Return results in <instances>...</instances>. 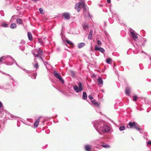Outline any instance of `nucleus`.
Wrapping results in <instances>:
<instances>
[{
    "mask_svg": "<svg viewBox=\"0 0 151 151\" xmlns=\"http://www.w3.org/2000/svg\"><path fill=\"white\" fill-rule=\"evenodd\" d=\"M3 88V87H1L0 86V89H2Z\"/></svg>",
    "mask_w": 151,
    "mask_h": 151,
    "instance_id": "46",
    "label": "nucleus"
},
{
    "mask_svg": "<svg viewBox=\"0 0 151 151\" xmlns=\"http://www.w3.org/2000/svg\"><path fill=\"white\" fill-rule=\"evenodd\" d=\"M91 102L93 104L97 107H99V103L96 101L92 100L91 101Z\"/></svg>",
    "mask_w": 151,
    "mask_h": 151,
    "instance_id": "13",
    "label": "nucleus"
},
{
    "mask_svg": "<svg viewBox=\"0 0 151 151\" xmlns=\"http://www.w3.org/2000/svg\"><path fill=\"white\" fill-rule=\"evenodd\" d=\"M81 3L78 2L76 3L75 5V8L78 12H79L81 10Z\"/></svg>",
    "mask_w": 151,
    "mask_h": 151,
    "instance_id": "9",
    "label": "nucleus"
},
{
    "mask_svg": "<svg viewBox=\"0 0 151 151\" xmlns=\"http://www.w3.org/2000/svg\"><path fill=\"white\" fill-rule=\"evenodd\" d=\"M129 32L131 36L133 39L135 41H137L138 40V34L132 29H130Z\"/></svg>",
    "mask_w": 151,
    "mask_h": 151,
    "instance_id": "6",
    "label": "nucleus"
},
{
    "mask_svg": "<svg viewBox=\"0 0 151 151\" xmlns=\"http://www.w3.org/2000/svg\"><path fill=\"white\" fill-rule=\"evenodd\" d=\"M130 128H134L139 131L140 133H142V130L139 127V124L136 122H130L129 123Z\"/></svg>",
    "mask_w": 151,
    "mask_h": 151,
    "instance_id": "4",
    "label": "nucleus"
},
{
    "mask_svg": "<svg viewBox=\"0 0 151 151\" xmlns=\"http://www.w3.org/2000/svg\"><path fill=\"white\" fill-rule=\"evenodd\" d=\"M46 37H45L39 38L38 40V42L42 45L44 43L45 41V40H46Z\"/></svg>",
    "mask_w": 151,
    "mask_h": 151,
    "instance_id": "10",
    "label": "nucleus"
},
{
    "mask_svg": "<svg viewBox=\"0 0 151 151\" xmlns=\"http://www.w3.org/2000/svg\"><path fill=\"white\" fill-rule=\"evenodd\" d=\"M40 117L38 119L36 120L34 124V127L35 128H37L39 124V123L40 121Z\"/></svg>",
    "mask_w": 151,
    "mask_h": 151,
    "instance_id": "12",
    "label": "nucleus"
},
{
    "mask_svg": "<svg viewBox=\"0 0 151 151\" xmlns=\"http://www.w3.org/2000/svg\"><path fill=\"white\" fill-rule=\"evenodd\" d=\"M107 1L109 3H111V0H107Z\"/></svg>",
    "mask_w": 151,
    "mask_h": 151,
    "instance_id": "44",
    "label": "nucleus"
},
{
    "mask_svg": "<svg viewBox=\"0 0 151 151\" xmlns=\"http://www.w3.org/2000/svg\"><path fill=\"white\" fill-rule=\"evenodd\" d=\"M111 60H112L111 58H109L106 60V62L108 64H110V62Z\"/></svg>",
    "mask_w": 151,
    "mask_h": 151,
    "instance_id": "28",
    "label": "nucleus"
},
{
    "mask_svg": "<svg viewBox=\"0 0 151 151\" xmlns=\"http://www.w3.org/2000/svg\"><path fill=\"white\" fill-rule=\"evenodd\" d=\"M139 48H140L138 47V48H137V50H139Z\"/></svg>",
    "mask_w": 151,
    "mask_h": 151,
    "instance_id": "48",
    "label": "nucleus"
},
{
    "mask_svg": "<svg viewBox=\"0 0 151 151\" xmlns=\"http://www.w3.org/2000/svg\"><path fill=\"white\" fill-rule=\"evenodd\" d=\"M95 47H98L96 45L95 46Z\"/></svg>",
    "mask_w": 151,
    "mask_h": 151,
    "instance_id": "49",
    "label": "nucleus"
},
{
    "mask_svg": "<svg viewBox=\"0 0 151 151\" xmlns=\"http://www.w3.org/2000/svg\"><path fill=\"white\" fill-rule=\"evenodd\" d=\"M87 95L86 92H83L82 96L83 99L84 100H85L87 99Z\"/></svg>",
    "mask_w": 151,
    "mask_h": 151,
    "instance_id": "22",
    "label": "nucleus"
},
{
    "mask_svg": "<svg viewBox=\"0 0 151 151\" xmlns=\"http://www.w3.org/2000/svg\"><path fill=\"white\" fill-rule=\"evenodd\" d=\"M133 52H134V54H137V52H136V51L134 50L133 51Z\"/></svg>",
    "mask_w": 151,
    "mask_h": 151,
    "instance_id": "45",
    "label": "nucleus"
},
{
    "mask_svg": "<svg viewBox=\"0 0 151 151\" xmlns=\"http://www.w3.org/2000/svg\"><path fill=\"white\" fill-rule=\"evenodd\" d=\"M21 50L22 51H23L24 50V49H21Z\"/></svg>",
    "mask_w": 151,
    "mask_h": 151,
    "instance_id": "47",
    "label": "nucleus"
},
{
    "mask_svg": "<svg viewBox=\"0 0 151 151\" xmlns=\"http://www.w3.org/2000/svg\"><path fill=\"white\" fill-rule=\"evenodd\" d=\"M138 97L137 96H134L133 97V101H136L137 100Z\"/></svg>",
    "mask_w": 151,
    "mask_h": 151,
    "instance_id": "32",
    "label": "nucleus"
},
{
    "mask_svg": "<svg viewBox=\"0 0 151 151\" xmlns=\"http://www.w3.org/2000/svg\"><path fill=\"white\" fill-rule=\"evenodd\" d=\"M34 67L35 68L36 70L38 68V63H36L35 65H34Z\"/></svg>",
    "mask_w": 151,
    "mask_h": 151,
    "instance_id": "30",
    "label": "nucleus"
},
{
    "mask_svg": "<svg viewBox=\"0 0 151 151\" xmlns=\"http://www.w3.org/2000/svg\"><path fill=\"white\" fill-rule=\"evenodd\" d=\"M97 44L99 46H101L102 43L101 42L100 40H98L97 42Z\"/></svg>",
    "mask_w": 151,
    "mask_h": 151,
    "instance_id": "37",
    "label": "nucleus"
},
{
    "mask_svg": "<svg viewBox=\"0 0 151 151\" xmlns=\"http://www.w3.org/2000/svg\"><path fill=\"white\" fill-rule=\"evenodd\" d=\"M5 63L8 65H11L14 62L17 66H19L15 60L10 55L5 56Z\"/></svg>",
    "mask_w": 151,
    "mask_h": 151,
    "instance_id": "2",
    "label": "nucleus"
},
{
    "mask_svg": "<svg viewBox=\"0 0 151 151\" xmlns=\"http://www.w3.org/2000/svg\"><path fill=\"white\" fill-rule=\"evenodd\" d=\"M43 51L40 48L37 49H34L32 51V53L34 55V57H38L41 60L43 61V60L42 57Z\"/></svg>",
    "mask_w": 151,
    "mask_h": 151,
    "instance_id": "3",
    "label": "nucleus"
},
{
    "mask_svg": "<svg viewBox=\"0 0 151 151\" xmlns=\"http://www.w3.org/2000/svg\"><path fill=\"white\" fill-rule=\"evenodd\" d=\"M66 42L67 44H69L73 46H74L73 44L71 41L68 40H67L66 41Z\"/></svg>",
    "mask_w": 151,
    "mask_h": 151,
    "instance_id": "27",
    "label": "nucleus"
},
{
    "mask_svg": "<svg viewBox=\"0 0 151 151\" xmlns=\"http://www.w3.org/2000/svg\"><path fill=\"white\" fill-rule=\"evenodd\" d=\"M34 62L35 63H37V59L36 58H35L34 60Z\"/></svg>",
    "mask_w": 151,
    "mask_h": 151,
    "instance_id": "43",
    "label": "nucleus"
},
{
    "mask_svg": "<svg viewBox=\"0 0 151 151\" xmlns=\"http://www.w3.org/2000/svg\"><path fill=\"white\" fill-rule=\"evenodd\" d=\"M147 144L151 145V141H148L147 143Z\"/></svg>",
    "mask_w": 151,
    "mask_h": 151,
    "instance_id": "42",
    "label": "nucleus"
},
{
    "mask_svg": "<svg viewBox=\"0 0 151 151\" xmlns=\"http://www.w3.org/2000/svg\"><path fill=\"white\" fill-rule=\"evenodd\" d=\"M65 19H69L70 18V14L67 12L64 13L63 14Z\"/></svg>",
    "mask_w": 151,
    "mask_h": 151,
    "instance_id": "11",
    "label": "nucleus"
},
{
    "mask_svg": "<svg viewBox=\"0 0 151 151\" xmlns=\"http://www.w3.org/2000/svg\"><path fill=\"white\" fill-rule=\"evenodd\" d=\"M53 74L54 76L57 78L62 83H64V81L62 78L61 75L57 72L56 71L53 72Z\"/></svg>",
    "mask_w": 151,
    "mask_h": 151,
    "instance_id": "7",
    "label": "nucleus"
},
{
    "mask_svg": "<svg viewBox=\"0 0 151 151\" xmlns=\"http://www.w3.org/2000/svg\"><path fill=\"white\" fill-rule=\"evenodd\" d=\"M93 125L95 128L100 134V131L107 132L110 131V127L106 125L103 121L95 120L93 122Z\"/></svg>",
    "mask_w": 151,
    "mask_h": 151,
    "instance_id": "1",
    "label": "nucleus"
},
{
    "mask_svg": "<svg viewBox=\"0 0 151 151\" xmlns=\"http://www.w3.org/2000/svg\"><path fill=\"white\" fill-rule=\"evenodd\" d=\"M24 70H25L26 72L28 74H30L32 73V71H28L25 69Z\"/></svg>",
    "mask_w": 151,
    "mask_h": 151,
    "instance_id": "36",
    "label": "nucleus"
},
{
    "mask_svg": "<svg viewBox=\"0 0 151 151\" xmlns=\"http://www.w3.org/2000/svg\"><path fill=\"white\" fill-rule=\"evenodd\" d=\"M39 10L40 12V13L42 14H44V12L43 11V9L42 8H40L39 9Z\"/></svg>",
    "mask_w": 151,
    "mask_h": 151,
    "instance_id": "35",
    "label": "nucleus"
},
{
    "mask_svg": "<svg viewBox=\"0 0 151 151\" xmlns=\"http://www.w3.org/2000/svg\"><path fill=\"white\" fill-rule=\"evenodd\" d=\"M3 107V104L0 101V108L1 107Z\"/></svg>",
    "mask_w": 151,
    "mask_h": 151,
    "instance_id": "41",
    "label": "nucleus"
},
{
    "mask_svg": "<svg viewBox=\"0 0 151 151\" xmlns=\"http://www.w3.org/2000/svg\"><path fill=\"white\" fill-rule=\"evenodd\" d=\"M1 26L4 27H8V24L5 22H2L1 23Z\"/></svg>",
    "mask_w": 151,
    "mask_h": 151,
    "instance_id": "20",
    "label": "nucleus"
},
{
    "mask_svg": "<svg viewBox=\"0 0 151 151\" xmlns=\"http://www.w3.org/2000/svg\"><path fill=\"white\" fill-rule=\"evenodd\" d=\"M44 64L46 67H47V65H49L48 62L47 61H45V62H44Z\"/></svg>",
    "mask_w": 151,
    "mask_h": 151,
    "instance_id": "38",
    "label": "nucleus"
},
{
    "mask_svg": "<svg viewBox=\"0 0 151 151\" xmlns=\"http://www.w3.org/2000/svg\"><path fill=\"white\" fill-rule=\"evenodd\" d=\"M80 1L81 2V4H82L83 6L84 13L87 14L89 15V13L86 7L84 0H80Z\"/></svg>",
    "mask_w": 151,
    "mask_h": 151,
    "instance_id": "8",
    "label": "nucleus"
},
{
    "mask_svg": "<svg viewBox=\"0 0 151 151\" xmlns=\"http://www.w3.org/2000/svg\"><path fill=\"white\" fill-rule=\"evenodd\" d=\"M5 60V56L1 57L0 58V62H1L2 60Z\"/></svg>",
    "mask_w": 151,
    "mask_h": 151,
    "instance_id": "34",
    "label": "nucleus"
},
{
    "mask_svg": "<svg viewBox=\"0 0 151 151\" xmlns=\"http://www.w3.org/2000/svg\"><path fill=\"white\" fill-rule=\"evenodd\" d=\"M37 75V73H34L33 74V76L34 77L33 78V76H33L32 75L31 76V77L32 78L35 79L36 78V77Z\"/></svg>",
    "mask_w": 151,
    "mask_h": 151,
    "instance_id": "29",
    "label": "nucleus"
},
{
    "mask_svg": "<svg viewBox=\"0 0 151 151\" xmlns=\"http://www.w3.org/2000/svg\"><path fill=\"white\" fill-rule=\"evenodd\" d=\"M85 43L83 42L79 43L78 44V47H82L85 46Z\"/></svg>",
    "mask_w": 151,
    "mask_h": 151,
    "instance_id": "25",
    "label": "nucleus"
},
{
    "mask_svg": "<svg viewBox=\"0 0 151 151\" xmlns=\"http://www.w3.org/2000/svg\"><path fill=\"white\" fill-rule=\"evenodd\" d=\"M78 86L76 85L73 86V89L77 93H79L83 90V87L82 83L79 82L78 83Z\"/></svg>",
    "mask_w": 151,
    "mask_h": 151,
    "instance_id": "5",
    "label": "nucleus"
},
{
    "mask_svg": "<svg viewBox=\"0 0 151 151\" xmlns=\"http://www.w3.org/2000/svg\"><path fill=\"white\" fill-rule=\"evenodd\" d=\"M20 43L22 44H24L25 43V41L23 40H22L20 41Z\"/></svg>",
    "mask_w": 151,
    "mask_h": 151,
    "instance_id": "39",
    "label": "nucleus"
},
{
    "mask_svg": "<svg viewBox=\"0 0 151 151\" xmlns=\"http://www.w3.org/2000/svg\"><path fill=\"white\" fill-rule=\"evenodd\" d=\"M28 37L29 40H31L32 39V33L30 32H29L27 33Z\"/></svg>",
    "mask_w": 151,
    "mask_h": 151,
    "instance_id": "18",
    "label": "nucleus"
},
{
    "mask_svg": "<svg viewBox=\"0 0 151 151\" xmlns=\"http://www.w3.org/2000/svg\"><path fill=\"white\" fill-rule=\"evenodd\" d=\"M98 82L100 84V86H101V85H102L103 83V81L102 78L100 77L98 79Z\"/></svg>",
    "mask_w": 151,
    "mask_h": 151,
    "instance_id": "16",
    "label": "nucleus"
},
{
    "mask_svg": "<svg viewBox=\"0 0 151 151\" xmlns=\"http://www.w3.org/2000/svg\"><path fill=\"white\" fill-rule=\"evenodd\" d=\"M93 34V30L91 29L89 34L88 36V38L89 39L91 40L92 37V35Z\"/></svg>",
    "mask_w": 151,
    "mask_h": 151,
    "instance_id": "21",
    "label": "nucleus"
},
{
    "mask_svg": "<svg viewBox=\"0 0 151 151\" xmlns=\"http://www.w3.org/2000/svg\"><path fill=\"white\" fill-rule=\"evenodd\" d=\"M126 93L128 95H129V94L130 92V89L129 87H127L126 89Z\"/></svg>",
    "mask_w": 151,
    "mask_h": 151,
    "instance_id": "19",
    "label": "nucleus"
},
{
    "mask_svg": "<svg viewBox=\"0 0 151 151\" xmlns=\"http://www.w3.org/2000/svg\"><path fill=\"white\" fill-rule=\"evenodd\" d=\"M83 29L86 31L88 28V26L86 23H84L83 24Z\"/></svg>",
    "mask_w": 151,
    "mask_h": 151,
    "instance_id": "15",
    "label": "nucleus"
},
{
    "mask_svg": "<svg viewBox=\"0 0 151 151\" xmlns=\"http://www.w3.org/2000/svg\"><path fill=\"white\" fill-rule=\"evenodd\" d=\"M88 98L90 99L91 100L93 99V96L92 95H89L88 96Z\"/></svg>",
    "mask_w": 151,
    "mask_h": 151,
    "instance_id": "40",
    "label": "nucleus"
},
{
    "mask_svg": "<svg viewBox=\"0 0 151 151\" xmlns=\"http://www.w3.org/2000/svg\"><path fill=\"white\" fill-rule=\"evenodd\" d=\"M85 149L86 151H91V147L90 145H87L85 146Z\"/></svg>",
    "mask_w": 151,
    "mask_h": 151,
    "instance_id": "17",
    "label": "nucleus"
},
{
    "mask_svg": "<svg viewBox=\"0 0 151 151\" xmlns=\"http://www.w3.org/2000/svg\"><path fill=\"white\" fill-rule=\"evenodd\" d=\"M16 22L19 24H22V20L20 19H17L16 20Z\"/></svg>",
    "mask_w": 151,
    "mask_h": 151,
    "instance_id": "23",
    "label": "nucleus"
},
{
    "mask_svg": "<svg viewBox=\"0 0 151 151\" xmlns=\"http://www.w3.org/2000/svg\"><path fill=\"white\" fill-rule=\"evenodd\" d=\"M92 48H91V50H92Z\"/></svg>",
    "mask_w": 151,
    "mask_h": 151,
    "instance_id": "50",
    "label": "nucleus"
},
{
    "mask_svg": "<svg viewBox=\"0 0 151 151\" xmlns=\"http://www.w3.org/2000/svg\"><path fill=\"white\" fill-rule=\"evenodd\" d=\"M95 50H98L102 52H104L105 51L104 50L103 48H95Z\"/></svg>",
    "mask_w": 151,
    "mask_h": 151,
    "instance_id": "14",
    "label": "nucleus"
},
{
    "mask_svg": "<svg viewBox=\"0 0 151 151\" xmlns=\"http://www.w3.org/2000/svg\"><path fill=\"white\" fill-rule=\"evenodd\" d=\"M17 26L15 23H13L10 26V28L12 29L16 28Z\"/></svg>",
    "mask_w": 151,
    "mask_h": 151,
    "instance_id": "24",
    "label": "nucleus"
},
{
    "mask_svg": "<svg viewBox=\"0 0 151 151\" xmlns=\"http://www.w3.org/2000/svg\"><path fill=\"white\" fill-rule=\"evenodd\" d=\"M0 72L1 73H2L3 74H4L6 75H8V76H10V79H12V80L14 81V80L13 79V78H12V76H10L8 74H6V73H4V72H3L2 71H0Z\"/></svg>",
    "mask_w": 151,
    "mask_h": 151,
    "instance_id": "31",
    "label": "nucleus"
},
{
    "mask_svg": "<svg viewBox=\"0 0 151 151\" xmlns=\"http://www.w3.org/2000/svg\"><path fill=\"white\" fill-rule=\"evenodd\" d=\"M125 129V127L124 126H122L119 128V130L122 131L124 130Z\"/></svg>",
    "mask_w": 151,
    "mask_h": 151,
    "instance_id": "26",
    "label": "nucleus"
},
{
    "mask_svg": "<svg viewBox=\"0 0 151 151\" xmlns=\"http://www.w3.org/2000/svg\"><path fill=\"white\" fill-rule=\"evenodd\" d=\"M102 146L103 147L105 148H108L110 147V145H102Z\"/></svg>",
    "mask_w": 151,
    "mask_h": 151,
    "instance_id": "33",
    "label": "nucleus"
}]
</instances>
